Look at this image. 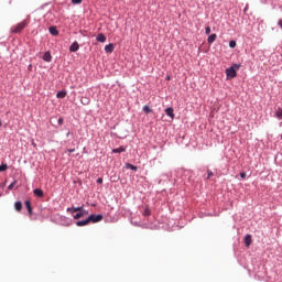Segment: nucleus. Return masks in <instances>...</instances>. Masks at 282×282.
<instances>
[{"instance_id": "1", "label": "nucleus", "mask_w": 282, "mask_h": 282, "mask_svg": "<svg viewBox=\"0 0 282 282\" xmlns=\"http://www.w3.org/2000/svg\"><path fill=\"white\" fill-rule=\"evenodd\" d=\"M29 23L30 22L28 20H24V21L18 23L17 25H13L11 28V34H21V32H23V30H25V28H28Z\"/></svg>"}, {"instance_id": "2", "label": "nucleus", "mask_w": 282, "mask_h": 282, "mask_svg": "<svg viewBox=\"0 0 282 282\" xmlns=\"http://www.w3.org/2000/svg\"><path fill=\"white\" fill-rule=\"evenodd\" d=\"M237 69H239V65L235 64L234 66L226 69L227 78H237Z\"/></svg>"}, {"instance_id": "3", "label": "nucleus", "mask_w": 282, "mask_h": 282, "mask_svg": "<svg viewBox=\"0 0 282 282\" xmlns=\"http://www.w3.org/2000/svg\"><path fill=\"white\" fill-rule=\"evenodd\" d=\"M78 212H82L83 217H87V215H89V212L85 210L83 208V206L82 207H68L67 208V213H70V215H74V213H78Z\"/></svg>"}, {"instance_id": "4", "label": "nucleus", "mask_w": 282, "mask_h": 282, "mask_svg": "<svg viewBox=\"0 0 282 282\" xmlns=\"http://www.w3.org/2000/svg\"><path fill=\"white\" fill-rule=\"evenodd\" d=\"M98 221H102V215H90L88 216V223L89 224H98Z\"/></svg>"}, {"instance_id": "5", "label": "nucleus", "mask_w": 282, "mask_h": 282, "mask_svg": "<svg viewBox=\"0 0 282 282\" xmlns=\"http://www.w3.org/2000/svg\"><path fill=\"white\" fill-rule=\"evenodd\" d=\"M245 246L250 248L252 246V235L248 234L245 236Z\"/></svg>"}, {"instance_id": "6", "label": "nucleus", "mask_w": 282, "mask_h": 282, "mask_svg": "<svg viewBox=\"0 0 282 282\" xmlns=\"http://www.w3.org/2000/svg\"><path fill=\"white\" fill-rule=\"evenodd\" d=\"M78 50H80V45L78 44V42H74V43L69 46V52H78Z\"/></svg>"}, {"instance_id": "7", "label": "nucleus", "mask_w": 282, "mask_h": 282, "mask_svg": "<svg viewBox=\"0 0 282 282\" xmlns=\"http://www.w3.org/2000/svg\"><path fill=\"white\" fill-rule=\"evenodd\" d=\"M33 194L35 195V197H45V193L41 188H35L33 191Z\"/></svg>"}, {"instance_id": "8", "label": "nucleus", "mask_w": 282, "mask_h": 282, "mask_svg": "<svg viewBox=\"0 0 282 282\" xmlns=\"http://www.w3.org/2000/svg\"><path fill=\"white\" fill-rule=\"evenodd\" d=\"M43 61H45V63H52V54L50 52L44 53Z\"/></svg>"}, {"instance_id": "9", "label": "nucleus", "mask_w": 282, "mask_h": 282, "mask_svg": "<svg viewBox=\"0 0 282 282\" xmlns=\"http://www.w3.org/2000/svg\"><path fill=\"white\" fill-rule=\"evenodd\" d=\"M96 40L98 41V43H105L107 41V36H105V34L102 33H99Z\"/></svg>"}, {"instance_id": "10", "label": "nucleus", "mask_w": 282, "mask_h": 282, "mask_svg": "<svg viewBox=\"0 0 282 282\" xmlns=\"http://www.w3.org/2000/svg\"><path fill=\"white\" fill-rule=\"evenodd\" d=\"M48 32L52 34V36H58V29H56V26H51Z\"/></svg>"}, {"instance_id": "11", "label": "nucleus", "mask_w": 282, "mask_h": 282, "mask_svg": "<svg viewBox=\"0 0 282 282\" xmlns=\"http://www.w3.org/2000/svg\"><path fill=\"white\" fill-rule=\"evenodd\" d=\"M113 44H108V45H106L105 46V52H106V54H111L112 52H113Z\"/></svg>"}, {"instance_id": "12", "label": "nucleus", "mask_w": 282, "mask_h": 282, "mask_svg": "<svg viewBox=\"0 0 282 282\" xmlns=\"http://www.w3.org/2000/svg\"><path fill=\"white\" fill-rule=\"evenodd\" d=\"M165 113H166V116L172 118V120L175 118V113L173 112V108H166Z\"/></svg>"}, {"instance_id": "13", "label": "nucleus", "mask_w": 282, "mask_h": 282, "mask_svg": "<svg viewBox=\"0 0 282 282\" xmlns=\"http://www.w3.org/2000/svg\"><path fill=\"white\" fill-rule=\"evenodd\" d=\"M14 208H15V210H18V213H21V210L23 209V203L15 202L14 203Z\"/></svg>"}, {"instance_id": "14", "label": "nucleus", "mask_w": 282, "mask_h": 282, "mask_svg": "<svg viewBox=\"0 0 282 282\" xmlns=\"http://www.w3.org/2000/svg\"><path fill=\"white\" fill-rule=\"evenodd\" d=\"M127 151V147H119L112 150V153H124Z\"/></svg>"}, {"instance_id": "15", "label": "nucleus", "mask_w": 282, "mask_h": 282, "mask_svg": "<svg viewBox=\"0 0 282 282\" xmlns=\"http://www.w3.org/2000/svg\"><path fill=\"white\" fill-rule=\"evenodd\" d=\"M87 225H89V219L88 218L86 220H78L76 223V226H79V227L87 226Z\"/></svg>"}, {"instance_id": "16", "label": "nucleus", "mask_w": 282, "mask_h": 282, "mask_svg": "<svg viewBox=\"0 0 282 282\" xmlns=\"http://www.w3.org/2000/svg\"><path fill=\"white\" fill-rule=\"evenodd\" d=\"M214 41H217V34L215 33L208 36L207 43L213 44Z\"/></svg>"}, {"instance_id": "17", "label": "nucleus", "mask_w": 282, "mask_h": 282, "mask_svg": "<svg viewBox=\"0 0 282 282\" xmlns=\"http://www.w3.org/2000/svg\"><path fill=\"white\" fill-rule=\"evenodd\" d=\"M24 205L26 206L29 215H32V203H30V200H25Z\"/></svg>"}, {"instance_id": "18", "label": "nucleus", "mask_w": 282, "mask_h": 282, "mask_svg": "<svg viewBox=\"0 0 282 282\" xmlns=\"http://www.w3.org/2000/svg\"><path fill=\"white\" fill-rule=\"evenodd\" d=\"M67 96V91L61 90L56 94V98H65Z\"/></svg>"}, {"instance_id": "19", "label": "nucleus", "mask_w": 282, "mask_h": 282, "mask_svg": "<svg viewBox=\"0 0 282 282\" xmlns=\"http://www.w3.org/2000/svg\"><path fill=\"white\" fill-rule=\"evenodd\" d=\"M126 169H130L131 171H138V166L131 164V163H127L126 164Z\"/></svg>"}, {"instance_id": "20", "label": "nucleus", "mask_w": 282, "mask_h": 282, "mask_svg": "<svg viewBox=\"0 0 282 282\" xmlns=\"http://www.w3.org/2000/svg\"><path fill=\"white\" fill-rule=\"evenodd\" d=\"M80 102H82V105L87 106V105H89L90 100H89V98H87V97H83V98L80 99Z\"/></svg>"}, {"instance_id": "21", "label": "nucleus", "mask_w": 282, "mask_h": 282, "mask_svg": "<svg viewBox=\"0 0 282 282\" xmlns=\"http://www.w3.org/2000/svg\"><path fill=\"white\" fill-rule=\"evenodd\" d=\"M275 118H279V120H282V109H278L275 112Z\"/></svg>"}, {"instance_id": "22", "label": "nucleus", "mask_w": 282, "mask_h": 282, "mask_svg": "<svg viewBox=\"0 0 282 282\" xmlns=\"http://www.w3.org/2000/svg\"><path fill=\"white\" fill-rule=\"evenodd\" d=\"M73 217H74V219H82V217H84L83 212H77V214L74 215Z\"/></svg>"}, {"instance_id": "23", "label": "nucleus", "mask_w": 282, "mask_h": 282, "mask_svg": "<svg viewBox=\"0 0 282 282\" xmlns=\"http://www.w3.org/2000/svg\"><path fill=\"white\" fill-rule=\"evenodd\" d=\"M143 111H144V113H151V111H153V110L151 109V107L144 106Z\"/></svg>"}, {"instance_id": "24", "label": "nucleus", "mask_w": 282, "mask_h": 282, "mask_svg": "<svg viewBox=\"0 0 282 282\" xmlns=\"http://www.w3.org/2000/svg\"><path fill=\"white\" fill-rule=\"evenodd\" d=\"M3 171H8V164L0 165V173H3Z\"/></svg>"}, {"instance_id": "25", "label": "nucleus", "mask_w": 282, "mask_h": 282, "mask_svg": "<svg viewBox=\"0 0 282 282\" xmlns=\"http://www.w3.org/2000/svg\"><path fill=\"white\" fill-rule=\"evenodd\" d=\"M229 47H231V48L237 47V42H236L235 40H231V41L229 42Z\"/></svg>"}, {"instance_id": "26", "label": "nucleus", "mask_w": 282, "mask_h": 282, "mask_svg": "<svg viewBox=\"0 0 282 282\" xmlns=\"http://www.w3.org/2000/svg\"><path fill=\"white\" fill-rule=\"evenodd\" d=\"M14 186H17V181H13L9 186L8 189L12 191L14 188Z\"/></svg>"}, {"instance_id": "27", "label": "nucleus", "mask_w": 282, "mask_h": 282, "mask_svg": "<svg viewBox=\"0 0 282 282\" xmlns=\"http://www.w3.org/2000/svg\"><path fill=\"white\" fill-rule=\"evenodd\" d=\"M144 217H149L151 215V209L145 208L143 212Z\"/></svg>"}, {"instance_id": "28", "label": "nucleus", "mask_w": 282, "mask_h": 282, "mask_svg": "<svg viewBox=\"0 0 282 282\" xmlns=\"http://www.w3.org/2000/svg\"><path fill=\"white\" fill-rule=\"evenodd\" d=\"M73 6H80L83 3V0H72Z\"/></svg>"}, {"instance_id": "29", "label": "nucleus", "mask_w": 282, "mask_h": 282, "mask_svg": "<svg viewBox=\"0 0 282 282\" xmlns=\"http://www.w3.org/2000/svg\"><path fill=\"white\" fill-rule=\"evenodd\" d=\"M207 173H208L207 180H210V177H213V175H214V174H213V171L208 170Z\"/></svg>"}, {"instance_id": "30", "label": "nucleus", "mask_w": 282, "mask_h": 282, "mask_svg": "<svg viewBox=\"0 0 282 282\" xmlns=\"http://www.w3.org/2000/svg\"><path fill=\"white\" fill-rule=\"evenodd\" d=\"M205 33H206V34H210V26H206V28H205Z\"/></svg>"}, {"instance_id": "31", "label": "nucleus", "mask_w": 282, "mask_h": 282, "mask_svg": "<svg viewBox=\"0 0 282 282\" xmlns=\"http://www.w3.org/2000/svg\"><path fill=\"white\" fill-rule=\"evenodd\" d=\"M240 177H241L242 180H246V172H241V173H240Z\"/></svg>"}, {"instance_id": "32", "label": "nucleus", "mask_w": 282, "mask_h": 282, "mask_svg": "<svg viewBox=\"0 0 282 282\" xmlns=\"http://www.w3.org/2000/svg\"><path fill=\"white\" fill-rule=\"evenodd\" d=\"M63 122H64L63 118H59V119L57 120V123H58V124H63Z\"/></svg>"}, {"instance_id": "33", "label": "nucleus", "mask_w": 282, "mask_h": 282, "mask_svg": "<svg viewBox=\"0 0 282 282\" xmlns=\"http://www.w3.org/2000/svg\"><path fill=\"white\" fill-rule=\"evenodd\" d=\"M97 184H102V177L97 178Z\"/></svg>"}, {"instance_id": "34", "label": "nucleus", "mask_w": 282, "mask_h": 282, "mask_svg": "<svg viewBox=\"0 0 282 282\" xmlns=\"http://www.w3.org/2000/svg\"><path fill=\"white\" fill-rule=\"evenodd\" d=\"M278 25H279V26L281 28V30H282V19L279 20Z\"/></svg>"}, {"instance_id": "35", "label": "nucleus", "mask_w": 282, "mask_h": 282, "mask_svg": "<svg viewBox=\"0 0 282 282\" xmlns=\"http://www.w3.org/2000/svg\"><path fill=\"white\" fill-rule=\"evenodd\" d=\"M67 151H68V153H74V151H76V149H69Z\"/></svg>"}, {"instance_id": "36", "label": "nucleus", "mask_w": 282, "mask_h": 282, "mask_svg": "<svg viewBox=\"0 0 282 282\" xmlns=\"http://www.w3.org/2000/svg\"><path fill=\"white\" fill-rule=\"evenodd\" d=\"M167 80H171V77L167 76Z\"/></svg>"}, {"instance_id": "37", "label": "nucleus", "mask_w": 282, "mask_h": 282, "mask_svg": "<svg viewBox=\"0 0 282 282\" xmlns=\"http://www.w3.org/2000/svg\"><path fill=\"white\" fill-rule=\"evenodd\" d=\"M32 144H33V147H36V144L34 142Z\"/></svg>"}, {"instance_id": "38", "label": "nucleus", "mask_w": 282, "mask_h": 282, "mask_svg": "<svg viewBox=\"0 0 282 282\" xmlns=\"http://www.w3.org/2000/svg\"><path fill=\"white\" fill-rule=\"evenodd\" d=\"M67 137H69V132H67V134H66Z\"/></svg>"}, {"instance_id": "39", "label": "nucleus", "mask_w": 282, "mask_h": 282, "mask_svg": "<svg viewBox=\"0 0 282 282\" xmlns=\"http://www.w3.org/2000/svg\"><path fill=\"white\" fill-rule=\"evenodd\" d=\"M1 124H2V123H1V120H0V127H1Z\"/></svg>"}]
</instances>
